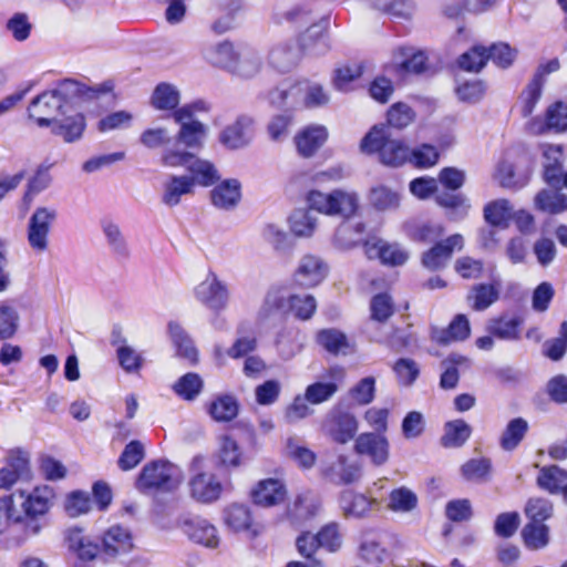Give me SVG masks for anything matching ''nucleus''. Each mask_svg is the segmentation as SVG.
Returning a JSON list of instances; mask_svg holds the SVG:
<instances>
[{"instance_id": "49530a36", "label": "nucleus", "mask_w": 567, "mask_h": 567, "mask_svg": "<svg viewBox=\"0 0 567 567\" xmlns=\"http://www.w3.org/2000/svg\"><path fill=\"white\" fill-rule=\"evenodd\" d=\"M53 166L52 163L43 162L40 164L28 183V189L24 194L23 200L28 204L32 202L34 195L47 189L52 182V177L49 174L50 168Z\"/></svg>"}, {"instance_id": "0e129e2a", "label": "nucleus", "mask_w": 567, "mask_h": 567, "mask_svg": "<svg viewBox=\"0 0 567 567\" xmlns=\"http://www.w3.org/2000/svg\"><path fill=\"white\" fill-rule=\"evenodd\" d=\"M226 524L235 532L248 530L251 525L250 512L246 506L234 504L226 512Z\"/></svg>"}, {"instance_id": "cd10ccee", "label": "nucleus", "mask_w": 567, "mask_h": 567, "mask_svg": "<svg viewBox=\"0 0 567 567\" xmlns=\"http://www.w3.org/2000/svg\"><path fill=\"white\" fill-rule=\"evenodd\" d=\"M240 196V183L237 179H226L210 192L213 204L220 209L234 208Z\"/></svg>"}, {"instance_id": "2eb2a0df", "label": "nucleus", "mask_w": 567, "mask_h": 567, "mask_svg": "<svg viewBox=\"0 0 567 567\" xmlns=\"http://www.w3.org/2000/svg\"><path fill=\"white\" fill-rule=\"evenodd\" d=\"M464 247V239L455 234L445 240L436 243L432 248L422 255V265L430 270L444 268L454 251H461Z\"/></svg>"}, {"instance_id": "e433bc0d", "label": "nucleus", "mask_w": 567, "mask_h": 567, "mask_svg": "<svg viewBox=\"0 0 567 567\" xmlns=\"http://www.w3.org/2000/svg\"><path fill=\"white\" fill-rule=\"evenodd\" d=\"M317 342L329 353L347 354L350 350V342L347 336L337 329H323L317 334Z\"/></svg>"}, {"instance_id": "13d9d810", "label": "nucleus", "mask_w": 567, "mask_h": 567, "mask_svg": "<svg viewBox=\"0 0 567 567\" xmlns=\"http://www.w3.org/2000/svg\"><path fill=\"white\" fill-rule=\"evenodd\" d=\"M309 404L310 403L305 395H296L292 402L285 409V422L288 424H295L310 416L313 413V409H311Z\"/></svg>"}, {"instance_id": "603ef678", "label": "nucleus", "mask_w": 567, "mask_h": 567, "mask_svg": "<svg viewBox=\"0 0 567 567\" xmlns=\"http://www.w3.org/2000/svg\"><path fill=\"white\" fill-rule=\"evenodd\" d=\"M291 233L297 237H311L317 228V218L309 212H295L289 218Z\"/></svg>"}, {"instance_id": "20e7f679", "label": "nucleus", "mask_w": 567, "mask_h": 567, "mask_svg": "<svg viewBox=\"0 0 567 567\" xmlns=\"http://www.w3.org/2000/svg\"><path fill=\"white\" fill-rule=\"evenodd\" d=\"M161 162L167 167H186L190 173L188 178L194 179V185L197 183L203 186H209L219 178L217 169L209 161L197 157L187 151L178 148L166 150L161 157Z\"/></svg>"}, {"instance_id": "a19ab883", "label": "nucleus", "mask_w": 567, "mask_h": 567, "mask_svg": "<svg viewBox=\"0 0 567 567\" xmlns=\"http://www.w3.org/2000/svg\"><path fill=\"white\" fill-rule=\"evenodd\" d=\"M203 388L202 377L194 372L184 374L173 385L174 392L186 401H194L200 394Z\"/></svg>"}, {"instance_id": "4d7b16f0", "label": "nucleus", "mask_w": 567, "mask_h": 567, "mask_svg": "<svg viewBox=\"0 0 567 567\" xmlns=\"http://www.w3.org/2000/svg\"><path fill=\"white\" fill-rule=\"evenodd\" d=\"M553 504L549 499L544 497H532L525 506V514L535 523H544L553 515Z\"/></svg>"}, {"instance_id": "ea45409f", "label": "nucleus", "mask_w": 567, "mask_h": 567, "mask_svg": "<svg viewBox=\"0 0 567 567\" xmlns=\"http://www.w3.org/2000/svg\"><path fill=\"white\" fill-rule=\"evenodd\" d=\"M102 230L112 251L123 258L130 256L127 241L120 226L110 219L102 220Z\"/></svg>"}, {"instance_id": "4c0bfd02", "label": "nucleus", "mask_w": 567, "mask_h": 567, "mask_svg": "<svg viewBox=\"0 0 567 567\" xmlns=\"http://www.w3.org/2000/svg\"><path fill=\"white\" fill-rule=\"evenodd\" d=\"M237 52L234 50L233 43L228 40L219 42L217 45L206 50L205 58L214 65L226 69L230 72L234 68Z\"/></svg>"}, {"instance_id": "69168bd1", "label": "nucleus", "mask_w": 567, "mask_h": 567, "mask_svg": "<svg viewBox=\"0 0 567 567\" xmlns=\"http://www.w3.org/2000/svg\"><path fill=\"white\" fill-rule=\"evenodd\" d=\"M539 76L540 74L537 78H533L520 95V112L523 116H529L540 99L543 84Z\"/></svg>"}, {"instance_id": "dca6fc26", "label": "nucleus", "mask_w": 567, "mask_h": 567, "mask_svg": "<svg viewBox=\"0 0 567 567\" xmlns=\"http://www.w3.org/2000/svg\"><path fill=\"white\" fill-rule=\"evenodd\" d=\"M189 495L198 503L209 504L217 501L223 492V485L215 474L199 472L188 482Z\"/></svg>"}, {"instance_id": "5fc2aeb1", "label": "nucleus", "mask_w": 567, "mask_h": 567, "mask_svg": "<svg viewBox=\"0 0 567 567\" xmlns=\"http://www.w3.org/2000/svg\"><path fill=\"white\" fill-rule=\"evenodd\" d=\"M18 494L0 497V534L6 532L11 523L21 522L22 514L16 506Z\"/></svg>"}, {"instance_id": "4be33fe9", "label": "nucleus", "mask_w": 567, "mask_h": 567, "mask_svg": "<svg viewBox=\"0 0 567 567\" xmlns=\"http://www.w3.org/2000/svg\"><path fill=\"white\" fill-rule=\"evenodd\" d=\"M323 473L327 478L336 484H351L359 480L361 466L350 461L346 455H339L329 466L324 467Z\"/></svg>"}, {"instance_id": "393cba45", "label": "nucleus", "mask_w": 567, "mask_h": 567, "mask_svg": "<svg viewBox=\"0 0 567 567\" xmlns=\"http://www.w3.org/2000/svg\"><path fill=\"white\" fill-rule=\"evenodd\" d=\"M252 125V118L248 116H240L238 120L227 126L221 135L220 142L233 150L244 147L249 144L251 136L249 130Z\"/></svg>"}, {"instance_id": "7c9ffc66", "label": "nucleus", "mask_w": 567, "mask_h": 567, "mask_svg": "<svg viewBox=\"0 0 567 567\" xmlns=\"http://www.w3.org/2000/svg\"><path fill=\"white\" fill-rule=\"evenodd\" d=\"M305 83H281L269 93V101L277 106H296L302 104Z\"/></svg>"}, {"instance_id": "a18cd8bd", "label": "nucleus", "mask_w": 567, "mask_h": 567, "mask_svg": "<svg viewBox=\"0 0 567 567\" xmlns=\"http://www.w3.org/2000/svg\"><path fill=\"white\" fill-rule=\"evenodd\" d=\"M239 405L231 395H223L212 402L209 414L217 422H229L238 414Z\"/></svg>"}, {"instance_id": "c03bdc74", "label": "nucleus", "mask_w": 567, "mask_h": 567, "mask_svg": "<svg viewBox=\"0 0 567 567\" xmlns=\"http://www.w3.org/2000/svg\"><path fill=\"white\" fill-rule=\"evenodd\" d=\"M528 430V423L522 417L513 419L501 436V446L505 451H513L524 439Z\"/></svg>"}, {"instance_id": "b1692460", "label": "nucleus", "mask_w": 567, "mask_h": 567, "mask_svg": "<svg viewBox=\"0 0 567 567\" xmlns=\"http://www.w3.org/2000/svg\"><path fill=\"white\" fill-rule=\"evenodd\" d=\"M328 137L327 128L322 125H310L302 130L296 136L298 152L303 157H310L326 142Z\"/></svg>"}, {"instance_id": "9b49d317", "label": "nucleus", "mask_w": 567, "mask_h": 567, "mask_svg": "<svg viewBox=\"0 0 567 567\" xmlns=\"http://www.w3.org/2000/svg\"><path fill=\"white\" fill-rule=\"evenodd\" d=\"M183 534L194 544L207 548H216L219 545L217 528L206 518L200 516H187L181 522Z\"/></svg>"}, {"instance_id": "052dcab7", "label": "nucleus", "mask_w": 567, "mask_h": 567, "mask_svg": "<svg viewBox=\"0 0 567 567\" xmlns=\"http://www.w3.org/2000/svg\"><path fill=\"white\" fill-rule=\"evenodd\" d=\"M363 73L361 64H346L334 70L332 84L338 91H349V84L359 79Z\"/></svg>"}, {"instance_id": "412c9836", "label": "nucleus", "mask_w": 567, "mask_h": 567, "mask_svg": "<svg viewBox=\"0 0 567 567\" xmlns=\"http://www.w3.org/2000/svg\"><path fill=\"white\" fill-rule=\"evenodd\" d=\"M364 248L369 259H380L385 265L401 266L409 258L408 252L398 245L389 244L382 239L367 241Z\"/></svg>"}, {"instance_id": "1a4fd4ad", "label": "nucleus", "mask_w": 567, "mask_h": 567, "mask_svg": "<svg viewBox=\"0 0 567 567\" xmlns=\"http://www.w3.org/2000/svg\"><path fill=\"white\" fill-rule=\"evenodd\" d=\"M194 293L199 302L214 311L225 309L229 300L227 285L214 271H209L195 287Z\"/></svg>"}, {"instance_id": "f3484780", "label": "nucleus", "mask_w": 567, "mask_h": 567, "mask_svg": "<svg viewBox=\"0 0 567 567\" xmlns=\"http://www.w3.org/2000/svg\"><path fill=\"white\" fill-rule=\"evenodd\" d=\"M102 554L116 558L130 554L134 548L133 536L128 528L121 525L109 527L102 536Z\"/></svg>"}, {"instance_id": "4468645a", "label": "nucleus", "mask_w": 567, "mask_h": 567, "mask_svg": "<svg viewBox=\"0 0 567 567\" xmlns=\"http://www.w3.org/2000/svg\"><path fill=\"white\" fill-rule=\"evenodd\" d=\"M51 133L64 143H75L83 137L86 128L85 116L79 109H74L64 115L58 116L50 125Z\"/></svg>"}, {"instance_id": "423d86ee", "label": "nucleus", "mask_w": 567, "mask_h": 567, "mask_svg": "<svg viewBox=\"0 0 567 567\" xmlns=\"http://www.w3.org/2000/svg\"><path fill=\"white\" fill-rule=\"evenodd\" d=\"M296 49L274 50L270 54V59L274 65L280 69H289L295 65L299 59L303 55H323L326 54L330 45L326 41V38H296Z\"/></svg>"}, {"instance_id": "2f4dec72", "label": "nucleus", "mask_w": 567, "mask_h": 567, "mask_svg": "<svg viewBox=\"0 0 567 567\" xmlns=\"http://www.w3.org/2000/svg\"><path fill=\"white\" fill-rule=\"evenodd\" d=\"M377 506V501L363 494L347 491L341 496V508L347 517H362Z\"/></svg>"}, {"instance_id": "79ce46f5", "label": "nucleus", "mask_w": 567, "mask_h": 567, "mask_svg": "<svg viewBox=\"0 0 567 567\" xmlns=\"http://www.w3.org/2000/svg\"><path fill=\"white\" fill-rule=\"evenodd\" d=\"M470 322L464 315H458L450 323L446 330L435 333L434 338L439 343L446 344L451 341L465 340L470 336Z\"/></svg>"}, {"instance_id": "7ed1b4c3", "label": "nucleus", "mask_w": 567, "mask_h": 567, "mask_svg": "<svg viewBox=\"0 0 567 567\" xmlns=\"http://www.w3.org/2000/svg\"><path fill=\"white\" fill-rule=\"evenodd\" d=\"M307 202L310 209L322 215L343 220L355 215L359 208V196L355 192L337 188L331 192L311 190Z\"/></svg>"}, {"instance_id": "8fccbe9b", "label": "nucleus", "mask_w": 567, "mask_h": 567, "mask_svg": "<svg viewBox=\"0 0 567 567\" xmlns=\"http://www.w3.org/2000/svg\"><path fill=\"white\" fill-rule=\"evenodd\" d=\"M512 216L513 206L505 198L493 200L484 207V218L488 224L493 226H499L504 224L509 218H512Z\"/></svg>"}, {"instance_id": "e2e57ef3", "label": "nucleus", "mask_w": 567, "mask_h": 567, "mask_svg": "<svg viewBox=\"0 0 567 567\" xmlns=\"http://www.w3.org/2000/svg\"><path fill=\"white\" fill-rule=\"evenodd\" d=\"M140 142L146 148L155 150L171 144L172 136L166 127H148L141 133Z\"/></svg>"}, {"instance_id": "c9c22d12", "label": "nucleus", "mask_w": 567, "mask_h": 567, "mask_svg": "<svg viewBox=\"0 0 567 567\" xmlns=\"http://www.w3.org/2000/svg\"><path fill=\"white\" fill-rule=\"evenodd\" d=\"M276 348L284 360L292 359L302 348L301 333L297 329L285 328L276 337Z\"/></svg>"}, {"instance_id": "bf43d9fd", "label": "nucleus", "mask_w": 567, "mask_h": 567, "mask_svg": "<svg viewBox=\"0 0 567 567\" xmlns=\"http://www.w3.org/2000/svg\"><path fill=\"white\" fill-rule=\"evenodd\" d=\"M206 135V127L203 123H193L182 126L177 133V141L188 148L200 147Z\"/></svg>"}, {"instance_id": "aec40b11", "label": "nucleus", "mask_w": 567, "mask_h": 567, "mask_svg": "<svg viewBox=\"0 0 567 567\" xmlns=\"http://www.w3.org/2000/svg\"><path fill=\"white\" fill-rule=\"evenodd\" d=\"M251 497L258 506L272 507L286 501L287 488L278 478H266L256 484Z\"/></svg>"}, {"instance_id": "6ab92c4d", "label": "nucleus", "mask_w": 567, "mask_h": 567, "mask_svg": "<svg viewBox=\"0 0 567 567\" xmlns=\"http://www.w3.org/2000/svg\"><path fill=\"white\" fill-rule=\"evenodd\" d=\"M328 274V266L326 262L316 255H305L296 270V281L307 288H312L319 285Z\"/></svg>"}, {"instance_id": "39448f33", "label": "nucleus", "mask_w": 567, "mask_h": 567, "mask_svg": "<svg viewBox=\"0 0 567 567\" xmlns=\"http://www.w3.org/2000/svg\"><path fill=\"white\" fill-rule=\"evenodd\" d=\"M181 471L167 461H154L146 464L138 477L141 489L172 491L181 483Z\"/></svg>"}, {"instance_id": "864d4df0", "label": "nucleus", "mask_w": 567, "mask_h": 567, "mask_svg": "<svg viewBox=\"0 0 567 567\" xmlns=\"http://www.w3.org/2000/svg\"><path fill=\"white\" fill-rule=\"evenodd\" d=\"M524 542L532 549L545 547L549 542L548 527L544 523L530 522L522 532Z\"/></svg>"}, {"instance_id": "5701e85b", "label": "nucleus", "mask_w": 567, "mask_h": 567, "mask_svg": "<svg viewBox=\"0 0 567 567\" xmlns=\"http://www.w3.org/2000/svg\"><path fill=\"white\" fill-rule=\"evenodd\" d=\"M523 320L516 316L503 315L488 320L486 330L489 334L506 341H516L520 338Z\"/></svg>"}, {"instance_id": "680f3d73", "label": "nucleus", "mask_w": 567, "mask_h": 567, "mask_svg": "<svg viewBox=\"0 0 567 567\" xmlns=\"http://www.w3.org/2000/svg\"><path fill=\"white\" fill-rule=\"evenodd\" d=\"M487 60L486 49L483 47H474L460 56L458 65L464 71L478 72L484 68Z\"/></svg>"}, {"instance_id": "bb28decb", "label": "nucleus", "mask_w": 567, "mask_h": 567, "mask_svg": "<svg viewBox=\"0 0 567 567\" xmlns=\"http://www.w3.org/2000/svg\"><path fill=\"white\" fill-rule=\"evenodd\" d=\"M358 427V420L353 414L339 413L333 416L328 433L334 442L346 444L354 437Z\"/></svg>"}, {"instance_id": "72a5a7b5", "label": "nucleus", "mask_w": 567, "mask_h": 567, "mask_svg": "<svg viewBox=\"0 0 567 567\" xmlns=\"http://www.w3.org/2000/svg\"><path fill=\"white\" fill-rule=\"evenodd\" d=\"M544 177L551 186H558L561 182L563 152L558 145H546L544 147Z\"/></svg>"}, {"instance_id": "f03ea898", "label": "nucleus", "mask_w": 567, "mask_h": 567, "mask_svg": "<svg viewBox=\"0 0 567 567\" xmlns=\"http://www.w3.org/2000/svg\"><path fill=\"white\" fill-rule=\"evenodd\" d=\"M360 150L367 154L378 153L379 161L391 167H398L411 157V151L400 140L392 138L386 126H373L362 138Z\"/></svg>"}, {"instance_id": "3c124183", "label": "nucleus", "mask_w": 567, "mask_h": 567, "mask_svg": "<svg viewBox=\"0 0 567 567\" xmlns=\"http://www.w3.org/2000/svg\"><path fill=\"white\" fill-rule=\"evenodd\" d=\"M287 302L288 312L291 311L300 320L310 319L317 309V301L311 295H290Z\"/></svg>"}, {"instance_id": "f8f14e48", "label": "nucleus", "mask_w": 567, "mask_h": 567, "mask_svg": "<svg viewBox=\"0 0 567 567\" xmlns=\"http://www.w3.org/2000/svg\"><path fill=\"white\" fill-rule=\"evenodd\" d=\"M354 451L358 455L367 456L374 465L380 466L389 460L390 444L383 434L364 432L355 437Z\"/></svg>"}, {"instance_id": "a211bd4d", "label": "nucleus", "mask_w": 567, "mask_h": 567, "mask_svg": "<svg viewBox=\"0 0 567 567\" xmlns=\"http://www.w3.org/2000/svg\"><path fill=\"white\" fill-rule=\"evenodd\" d=\"M17 498L21 499L22 514L25 516H43L50 508L54 496L53 489L47 485L37 486L30 493L17 491Z\"/></svg>"}, {"instance_id": "37998d69", "label": "nucleus", "mask_w": 567, "mask_h": 567, "mask_svg": "<svg viewBox=\"0 0 567 567\" xmlns=\"http://www.w3.org/2000/svg\"><path fill=\"white\" fill-rule=\"evenodd\" d=\"M537 484L550 493L563 491L567 484V472L556 465L543 467Z\"/></svg>"}, {"instance_id": "ddd939ff", "label": "nucleus", "mask_w": 567, "mask_h": 567, "mask_svg": "<svg viewBox=\"0 0 567 567\" xmlns=\"http://www.w3.org/2000/svg\"><path fill=\"white\" fill-rule=\"evenodd\" d=\"M346 377V370L341 367H331L327 370V381H318L309 384L305 390V396L310 404H321L330 400L339 390Z\"/></svg>"}, {"instance_id": "09e8293b", "label": "nucleus", "mask_w": 567, "mask_h": 567, "mask_svg": "<svg viewBox=\"0 0 567 567\" xmlns=\"http://www.w3.org/2000/svg\"><path fill=\"white\" fill-rule=\"evenodd\" d=\"M417 505L416 495L406 487L393 489L389 495L388 508L396 513L412 512Z\"/></svg>"}, {"instance_id": "c756f323", "label": "nucleus", "mask_w": 567, "mask_h": 567, "mask_svg": "<svg viewBox=\"0 0 567 567\" xmlns=\"http://www.w3.org/2000/svg\"><path fill=\"white\" fill-rule=\"evenodd\" d=\"M499 298V288L495 284L474 285L467 297V303L475 311H483Z\"/></svg>"}, {"instance_id": "f257e3e1", "label": "nucleus", "mask_w": 567, "mask_h": 567, "mask_svg": "<svg viewBox=\"0 0 567 567\" xmlns=\"http://www.w3.org/2000/svg\"><path fill=\"white\" fill-rule=\"evenodd\" d=\"M112 90L109 83L87 86L72 79H65L49 91L35 96L28 109L29 116L40 127H49L60 115L81 109L85 103L99 99Z\"/></svg>"}, {"instance_id": "c85d7f7f", "label": "nucleus", "mask_w": 567, "mask_h": 567, "mask_svg": "<svg viewBox=\"0 0 567 567\" xmlns=\"http://www.w3.org/2000/svg\"><path fill=\"white\" fill-rule=\"evenodd\" d=\"M181 102V92L172 83H158L150 99L151 105L157 111H173Z\"/></svg>"}, {"instance_id": "f704fd0d", "label": "nucleus", "mask_w": 567, "mask_h": 567, "mask_svg": "<svg viewBox=\"0 0 567 567\" xmlns=\"http://www.w3.org/2000/svg\"><path fill=\"white\" fill-rule=\"evenodd\" d=\"M472 427L464 420L450 421L444 426L441 444L446 449L461 447L470 439Z\"/></svg>"}, {"instance_id": "9d476101", "label": "nucleus", "mask_w": 567, "mask_h": 567, "mask_svg": "<svg viewBox=\"0 0 567 567\" xmlns=\"http://www.w3.org/2000/svg\"><path fill=\"white\" fill-rule=\"evenodd\" d=\"M32 480L30 455L23 451H12L0 468V489L8 491L18 482Z\"/></svg>"}, {"instance_id": "473e14b6", "label": "nucleus", "mask_w": 567, "mask_h": 567, "mask_svg": "<svg viewBox=\"0 0 567 567\" xmlns=\"http://www.w3.org/2000/svg\"><path fill=\"white\" fill-rule=\"evenodd\" d=\"M168 331L177 355L187 360L190 364H196L198 362V351L184 329L178 323L171 322Z\"/></svg>"}, {"instance_id": "de8ad7c7", "label": "nucleus", "mask_w": 567, "mask_h": 567, "mask_svg": "<svg viewBox=\"0 0 567 567\" xmlns=\"http://www.w3.org/2000/svg\"><path fill=\"white\" fill-rule=\"evenodd\" d=\"M243 453L238 443L230 436L224 435L219 439L217 457L225 467H238L241 464Z\"/></svg>"}, {"instance_id": "6e6d98bb", "label": "nucleus", "mask_w": 567, "mask_h": 567, "mask_svg": "<svg viewBox=\"0 0 567 567\" xmlns=\"http://www.w3.org/2000/svg\"><path fill=\"white\" fill-rule=\"evenodd\" d=\"M20 316L17 309L7 303L0 305V340L12 338L19 328Z\"/></svg>"}, {"instance_id": "774afa93", "label": "nucleus", "mask_w": 567, "mask_h": 567, "mask_svg": "<svg viewBox=\"0 0 567 567\" xmlns=\"http://www.w3.org/2000/svg\"><path fill=\"white\" fill-rule=\"evenodd\" d=\"M415 117L413 110L405 103L393 104L388 111V123L395 128H404L410 125Z\"/></svg>"}, {"instance_id": "6e6552de", "label": "nucleus", "mask_w": 567, "mask_h": 567, "mask_svg": "<svg viewBox=\"0 0 567 567\" xmlns=\"http://www.w3.org/2000/svg\"><path fill=\"white\" fill-rule=\"evenodd\" d=\"M64 544L69 554L82 564L95 560L102 553L99 539L80 526L64 530Z\"/></svg>"}, {"instance_id": "58836bf2", "label": "nucleus", "mask_w": 567, "mask_h": 567, "mask_svg": "<svg viewBox=\"0 0 567 567\" xmlns=\"http://www.w3.org/2000/svg\"><path fill=\"white\" fill-rule=\"evenodd\" d=\"M535 206L548 214H560L567 210V195L557 190H540L535 197Z\"/></svg>"}, {"instance_id": "0eeeda50", "label": "nucleus", "mask_w": 567, "mask_h": 567, "mask_svg": "<svg viewBox=\"0 0 567 567\" xmlns=\"http://www.w3.org/2000/svg\"><path fill=\"white\" fill-rule=\"evenodd\" d=\"M56 217L58 212L53 207L39 206L34 209L27 226L28 244L33 251L42 254L48 250L51 226Z\"/></svg>"}, {"instance_id": "338daca9", "label": "nucleus", "mask_w": 567, "mask_h": 567, "mask_svg": "<svg viewBox=\"0 0 567 567\" xmlns=\"http://www.w3.org/2000/svg\"><path fill=\"white\" fill-rule=\"evenodd\" d=\"M144 446L140 441H131L118 458V466L123 471L136 467L144 458Z\"/></svg>"}, {"instance_id": "a878e982", "label": "nucleus", "mask_w": 567, "mask_h": 567, "mask_svg": "<svg viewBox=\"0 0 567 567\" xmlns=\"http://www.w3.org/2000/svg\"><path fill=\"white\" fill-rule=\"evenodd\" d=\"M193 190V178L171 175L163 184L162 202L168 207H174L181 203L182 196L192 194Z\"/></svg>"}]
</instances>
